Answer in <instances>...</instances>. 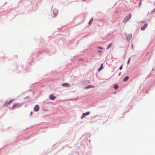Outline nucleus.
<instances>
[{
    "label": "nucleus",
    "instance_id": "11",
    "mask_svg": "<svg viewBox=\"0 0 155 155\" xmlns=\"http://www.w3.org/2000/svg\"><path fill=\"white\" fill-rule=\"evenodd\" d=\"M129 77L128 76H126V77L123 80V81L124 82H126L127 81L128 79H129Z\"/></svg>",
    "mask_w": 155,
    "mask_h": 155
},
{
    "label": "nucleus",
    "instance_id": "8",
    "mask_svg": "<svg viewBox=\"0 0 155 155\" xmlns=\"http://www.w3.org/2000/svg\"><path fill=\"white\" fill-rule=\"evenodd\" d=\"M56 98L55 96H54L52 95H51L50 96V99L52 100H54Z\"/></svg>",
    "mask_w": 155,
    "mask_h": 155
},
{
    "label": "nucleus",
    "instance_id": "3",
    "mask_svg": "<svg viewBox=\"0 0 155 155\" xmlns=\"http://www.w3.org/2000/svg\"><path fill=\"white\" fill-rule=\"evenodd\" d=\"M19 107V105L18 103L15 104H13L12 107V109H13L14 108L16 107Z\"/></svg>",
    "mask_w": 155,
    "mask_h": 155
},
{
    "label": "nucleus",
    "instance_id": "2",
    "mask_svg": "<svg viewBox=\"0 0 155 155\" xmlns=\"http://www.w3.org/2000/svg\"><path fill=\"white\" fill-rule=\"evenodd\" d=\"M89 113V112H87L86 113H83L82 116H81V119H82L84 118L85 116L88 115Z\"/></svg>",
    "mask_w": 155,
    "mask_h": 155
},
{
    "label": "nucleus",
    "instance_id": "5",
    "mask_svg": "<svg viewBox=\"0 0 155 155\" xmlns=\"http://www.w3.org/2000/svg\"><path fill=\"white\" fill-rule=\"evenodd\" d=\"M12 101H13L12 100H11L8 102H5V103L3 105L4 107L6 106H8V105H9L12 102Z\"/></svg>",
    "mask_w": 155,
    "mask_h": 155
},
{
    "label": "nucleus",
    "instance_id": "18",
    "mask_svg": "<svg viewBox=\"0 0 155 155\" xmlns=\"http://www.w3.org/2000/svg\"><path fill=\"white\" fill-rule=\"evenodd\" d=\"M142 2L141 0H140V2H139V5L140 6V5L141 4Z\"/></svg>",
    "mask_w": 155,
    "mask_h": 155
},
{
    "label": "nucleus",
    "instance_id": "6",
    "mask_svg": "<svg viewBox=\"0 0 155 155\" xmlns=\"http://www.w3.org/2000/svg\"><path fill=\"white\" fill-rule=\"evenodd\" d=\"M61 85L63 86L66 87H70V85L67 83H63L61 84Z\"/></svg>",
    "mask_w": 155,
    "mask_h": 155
},
{
    "label": "nucleus",
    "instance_id": "14",
    "mask_svg": "<svg viewBox=\"0 0 155 155\" xmlns=\"http://www.w3.org/2000/svg\"><path fill=\"white\" fill-rule=\"evenodd\" d=\"M103 64H101V66L100 68L98 69V71H101L103 68Z\"/></svg>",
    "mask_w": 155,
    "mask_h": 155
},
{
    "label": "nucleus",
    "instance_id": "13",
    "mask_svg": "<svg viewBox=\"0 0 155 155\" xmlns=\"http://www.w3.org/2000/svg\"><path fill=\"white\" fill-rule=\"evenodd\" d=\"M118 87V86L117 85H116V84H115L114 86V88L115 89H117Z\"/></svg>",
    "mask_w": 155,
    "mask_h": 155
},
{
    "label": "nucleus",
    "instance_id": "15",
    "mask_svg": "<svg viewBox=\"0 0 155 155\" xmlns=\"http://www.w3.org/2000/svg\"><path fill=\"white\" fill-rule=\"evenodd\" d=\"M93 21V18H91L90 21H89V25H91V23H92V21Z\"/></svg>",
    "mask_w": 155,
    "mask_h": 155
},
{
    "label": "nucleus",
    "instance_id": "1",
    "mask_svg": "<svg viewBox=\"0 0 155 155\" xmlns=\"http://www.w3.org/2000/svg\"><path fill=\"white\" fill-rule=\"evenodd\" d=\"M131 13L129 14V15L127 16L125 19L123 21V22L124 23H125L126 22L128 21L131 18Z\"/></svg>",
    "mask_w": 155,
    "mask_h": 155
},
{
    "label": "nucleus",
    "instance_id": "19",
    "mask_svg": "<svg viewBox=\"0 0 155 155\" xmlns=\"http://www.w3.org/2000/svg\"><path fill=\"white\" fill-rule=\"evenodd\" d=\"M122 68H123V65H122L120 68L119 69L120 70H121Z\"/></svg>",
    "mask_w": 155,
    "mask_h": 155
},
{
    "label": "nucleus",
    "instance_id": "4",
    "mask_svg": "<svg viewBox=\"0 0 155 155\" xmlns=\"http://www.w3.org/2000/svg\"><path fill=\"white\" fill-rule=\"evenodd\" d=\"M39 110V107L38 105L35 106L34 108V110L35 111H38Z\"/></svg>",
    "mask_w": 155,
    "mask_h": 155
},
{
    "label": "nucleus",
    "instance_id": "20",
    "mask_svg": "<svg viewBox=\"0 0 155 155\" xmlns=\"http://www.w3.org/2000/svg\"><path fill=\"white\" fill-rule=\"evenodd\" d=\"M97 48H100V49H103V48L101 47H97Z\"/></svg>",
    "mask_w": 155,
    "mask_h": 155
},
{
    "label": "nucleus",
    "instance_id": "17",
    "mask_svg": "<svg viewBox=\"0 0 155 155\" xmlns=\"http://www.w3.org/2000/svg\"><path fill=\"white\" fill-rule=\"evenodd\" d=\"M130 58H129L128 59V61H127V64H129V63L130 62Z\"/></svg>",
    "mask_w": 155,
    "mask_h": 155
},
{
    "label": "nucleus",
    "instance_id": "16",
    "mask_svg": "<svg viewBox=\"0 0 155 155\" xmlns=\"http://www.w3.org/2000/svg\"><path fill=\"white\" fill-rule=\"evenodd\" d=\"M55 12L56 13H55V14H54V15L55 16H56L58 14V11L55 10Z\"/></svg>",
    "mask_w": 155,
    "mask_h": 155
},
{
    "label": "nucleus",
    "instance_id": "21",
    "mask_svg": "<svg viewBox=\"0 0 155 155\" xmlns=\"http://www.w3.org/2000/svg\"><path fill=\"white\" fill-rule=\"evenodd\" d=\"M98 52L101 53V52L102 51H101L100 50H99L98 51Z\"/></svg>",
    "mask_w": 155,
    "mask_h": 155
},
{
    "label": "nucleus",
    "instance_id": "9",
    "mask_svg": "<svg viewBox=\"0 0 155 155\" xmlns=\"http://www.w3.org/2000/svg\"><path fill=\"white\" fill-rule=\"evenodd\" d=\"M127 38V40L129 41L130 40L131 38V35H128L126 36Z\"/></svg>",
    "mask_w": 155,
    "mask_h": 155
},
{
    "label": "nucleus",
    "instance_id": "10",
    "mask_svg": "<svg viewBox=\"0 0 155 155\" xmlns=\"http://www.w3.org/2000/svg\"><path fill=\"white\" fill-rule=\"evenodd\" d=\"M94 87L93 85H90L87 87H85V88L86 89H88L90 88H94Z\"/></svg>",
    "mask_w": 155,
    "mask_h": 155
},
{
    "label": "nucleus",
    "instance_id": "12",
    "mask_svg": "<svg viewBox=\"0 0 155 155\" xmlns=\"http://www.w3.org/2000/svg\"><path fill=\"white\" fill-rule=\"evenodd\" d=\"M112 43H110V44H109L107 48V49H109L112 46Z\"/></svg>",
    "mask_w": 155,
    "mask_h": 155
},
{
    "label": "nucleus",
    "instance_id": "22",
    "mask_svg": "<svg viewBox=\"0 0 155 155\" xmlns=\"http://www.w3.org/2000/svg\"><path fill=\"white\" fill-rule=\"evenodd\" d=\"M32 114V112H31V113H30L31 115V114Z\"/></svg>",
    "mask_w": 155,
    "mask_h": 155
},
{
    "label": "nucleus",
    "instance_id": "7",
    "mask_svg": "<svg viewBox=\"0 0 155 155\" xmlns=\"http://www.w3.org/2000/svg\"><path fill=\"white\" fill-rule=\"evenodd\" d=\"M147 24H145L144 26L142 27L141 28V29L142 30H144L145 28L147 27Z\"/></svg>",
    "mask_w": 155,
    "mask_h": 155
}]
</instances>
